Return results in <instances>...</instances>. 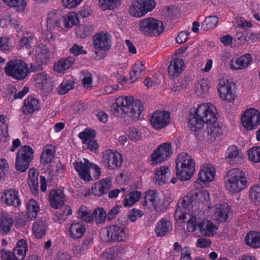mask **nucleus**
Instances as JSON below:
<instances>
[{"mask_svg": "<svg viewBox=\"0 0 260 260\" xmlns=\"http://www.w3.org/2000/svg\"><path fill=\"white\" fill-rule=\"evenodd\" d=\"M216 107L208 103L198 105L190 111L188 125L192 131L196 132L203 126L204 123L217 120Z\"/></svg>", "mask_w": 260, "mask_h": 260, "instance_id": "1", "label": "nucleus"}, {"mask_svg": "<svg viewBox=\"0 0 260 260\" xmlns=\"http://www.w3.org/2000/svg\"><path fill=\"white\" fill-rule=\"evenodd\" d=\"M225 188L230 192L235 193L244 189L247 185L244 172L239 168L229 171L224 177Z\"/></svg>", "mask_w": 260, "mask_h": 260, "instance_id": "2", "label": "nucleus"}, {"mask_svg": "<svg viewBox=\"0 0 260 260\" xmlns=\"http://www.w3.org/2000/svg\"><path fill=\"white\" fill-rule=\"evenodd\" d=\"M176 176L181 181L189 180L195 171V163L191 157L187 153L178 154L176 159Z\"/></svg>", "mask_w": 260, "mask_h": 260, "instance_id": "3", "label": "nucleus"}, {"mask_svg": "<svg viewBox=\"0 0 260 260\" xmlns=\"http://www.w3.org/2000/svg\"><path fill=\"white\" fill-rule=\"evenodd\" d=\"M6 74L17 80H22L28 75V68L26 63L20 59H11L4 68Z\"/></svg>", "mask_w": 260, "mask_h": 260, "instance_id": "4", "label": "nucleus"}, {"mask_svg": "<svg viewBox=\"0 0 260 260\" xmlns=\"http://www.w3.org/2000/svg\"><path fill=\"white\" fill-rule=\"evenodd\" d=\"M34 151L29 145L21 146L16 153L15 167L17 170L24 172L34 158Z\"/></svg>", "mask_w": 260, "mask_h": 260, "instance_id": "5", "label": "nucleus"}, {"mask_svg": "<svg viewBox=\"0 0 260 260\" xmlns=\"http://www.w3.org/2000/svg\"><path fill=\"white\" fill-rule=\"evenodd\" d=\"M139 30L145 36H159L164 30L163 23L153 18H145L140 21Z\"/></svg>", "mask_w": 260, "mask_h": 260, "instance_id": "6", "label": "nucleus"}, {"mask_svg": "<svg viewBox=\"0 0 260 260\" xmlns=\"http://www.w3.org/2000/svg\"><path fill=\"white\" fill-rule=\"evenodd\" d=\"M101 162L109 170H118L122 164L123 157L117 151L109 149L103 152Z\"/></svg>", "mask_w": 260, "mask_h": 260, "instance_id": "7", "label": "nucleus"}, {"mask_svg": "<svg viewBox=\"0 0 260 260\" xmlns=\"http://www.w3.org/2000/svg\"><path fill=\"white\" fill-rule=\"evenodd\" d=\"M155 7L154 0H136L129 8V14L134 16L141 17Z\"/></svg>", "mask_w": 260, "mask_h": 260, "instance_id": "8", "label": "nucleus"}, {"mask_svg": "<svg viewBox=\"0 0 260 260\" xmlns=\"http://www.w3.org/2000/svg\"><path fill=\"white\" fill-rule=\"evenodd\" d=\"M241 123L247 130L255 129L260 124V112L255 109L246 110L241 116Z\"/></svg>", "mask_w": 260, "mask_h": 260, "instance_id": "9", "label": "nucleus"}, {"mask_svg": "<svg viewBox=\"0 0 260 260\" xmlns=\"http://www.w3.org/2000/svg\"><path fill=\"white\" fill-rule=\"evenodd\" d=\"M62 18L60 11L54 10L50 11L47 17V30L50 32L63 31Z\"/></svg>", "mask_w": 260, "mask_h": 260, "instance_id": "10", "label": "nucleus"}, {"mask_svg": "<svg viewBox=\"0 0 260 260\" xmlns=\"http://www.w3.org/2000/svg\"><path fill=\"white\" fill-rule=\"evenodd\" d=\"M173 153L172 144L170 143H165L160 144L151 155V161L153 165L163 162Z\"/></svg>", "mask_w": 260, "mask_h": 260, "instance_id": "11", "label": "nucleus"}, {"mask_svg": "<svg viewBox=\"0 0 260 260\" xmlns=\"http://www.w3.org/2000/svg\"><path fill=\"white\" fill-rule=\"evenodd\" d=\"M170 114L166 111H156L150 116L152 126L157 130H160L170 123Z\"/></svg>", "mask_w": 260, "mask_h": 260, "instance_id": "12", "label": "nucleus"}, {"mask_svg": "<svg viewBox=\"0 0 260 260\" xmlns=\"http://www.w3.org/2000/svg\"><path fill=\"white\" fill-rule=\"evenodd\" d=\"M1 200L2 202L7 206L18 207L21 205L18 191L15 189L4 190L1 196Z\"/></svg>", "mask_w": 260, "mask_h": 260, "instance_id": "13", "label": "nucleus"}, {"mask_svg": "<svg viewBox=\"0 0 260 260\" xmlns=\"http://www.w3.org/2000/svg\"><path fill=\"white\" fill-rule=\"evenodd\" d=\"M93 38L94 47L95 49L106 51L110 48L111 46V37L108 32L97 33Z\"/></svg>", "mask_w": 260, "mask_h": 260, "instance_id": "14", "label": "nucleus"}, {"mask_svg": "<svg viewBox=\"0 0 260 260\" xmlns=\"http://www.w3.org/2000/svg\"><path fill=\"white\" fill-rule=\"evenodd\" d=\"M50 52L47 46L39 44L36 48L35 60L39 67L46 66L50 61Z\"/></svg>", "mask_w": 260, "mask_h": 260, "instance_id": "15", "label": "nucleus"}, {"mask_svg": "<svg viewBox=\"0 0 260 260\" xmlns=\"http://www.w3.org/2000/svg\"><path fill=\"white\" fill-rule=\"evenodd\" d=\"M108 236L112 242H121L126 238L124 226L117 224L112 225L109 227Z\"/></svg>", "mask_w": 260, "mask_h": 260, "instance_id": "16", "label": "nucleus"}, {"mask_svg": "<svg viewBox=\"0 0 260 260\" xmlns=\"http://www.w3.org/2000/svg\"><path fill=\"white\" fill-rule=\"evenodd\" d=\"M112 186V180L110 177L102 179L95 182L92 186V193L96 196H101L107 193Z\"/></svg>", "mask_w": 260, "mask_h": 260, "instance_id": "17", "label": "nucleus"}, {"mask_svg": "<svg viewBox=\"0 0 260 260\" xmlns=\"http://www.w3.org/2000/svg\"><path fill=\"white\" fill-rule=\"evenodd\" d=\"M40 109V101L33 96L28 95L23 101L22 111L24 115H28L38 111Z\"/></svg>", "mask_w": 260, "mask_h": 260, "instance_id": "18", "label": "nucleus"}, {"mask_svg": "<svg viewBox=\"0 0 260 260\" xmlns=\"http://www.w3.org/2000/svg\"><path fill=\"white\" fill-rule=\"evenodd\" d=\"M215 175V170L214 168L210 164H207L201 167L199 173V178L197 180L195 183L198 184L200 183L199 180L204 183L206 182H211L214 178Z\"/></svg>", "mask_w": 260, "mask_h": 260, "instance_id": "19", "label": "nucleus"}, {"mask_svg": "<svg viewBox=\"0 0 260 260\" xmlns=\"http://www.w3.org/2000/svg\"><path fill=\"white\" fill-rule=\"evenodd\" d=\"M218 91L220 97L229 102L234 100L235 95L233 93L231 84L228 81L221 80L218 85Z\"/></svg>", "mask_w": 260, "mask_h": 260, "instance_id": "20", "label": "nucleus"}, {"mask_svg": "<svg viewBox=\"0 0 260 260\" xmlns=\"http://www.w3.org/2000/svg\"><path fill=\"white\" fill-rule=\"evenodd\" d=\"M49 200L51 206L55 209L61 207L66 201V197L63 191L60 189H52L49 196Z\"/></svg>", "mask_w": 260, "mask_h": 260, "instance_id": "21", "label": "nucleus"}, {"mask_svg": "<svg viewBox=\"0 0 260 260\" xmlns=\"http://www.w3.org/2000/svg\"><path fill=\"white\" fill-rule=\"evenodd\" d=\"M173 230L172 221L167 218L163 217L159 220L155 228V232L157 237L165 236Z\"/></svg>", "mask_w": 260, "mask_h": 260, "instance_id": "22", "label": "nucleus"}, {"mask_svg": "<svg viewBox=\"0 0 260 260\" xmlns=\"http://www.w3.org/2000/svg\"><path fill=\"white\" fill-rule=\"evenodd\" d=\"M133 98L132 96H120L116 101V107L115 111L120 113L121 116L124 117L125 113L129 111V106L133 102Z\"/></svg>", "mask_w": 260, "mask_h": 260, "instance_id": "23", "label": "nucleus"}, {"mask_svg": "<svg viewBox=\"0 0 260 260\" xmlns=\"http://www.w3.org/2000/svg\"><path fill=\"white\" fill-rule=\"evenodd\" d=\"M184 67V61L182 59H173L168 67L169 75L173 78L177 77L182 72Z\"/></svg>", "mask_w": 260, "mask_h": 260, "instance_id": "24", "label": "nucleus"}, {"mask_svg": "<svg viewBox=\"0 0 260 260\" xmlns=\"http://www.w3.org/2000/svg\"><path fill=\"white\" fill-rule=\"evenodd\" d=\"M199 228L201 234L206 237H211L216 234L218 229V226L214 224L211 221L208 220H203L200 224Z\"/></svg>", "mask_w": 260, "mask_h": 260, "instance_id": "25", "label": "nucleus"}, {"mask_svg": "<svg viewBox=\"0 0 260 260\" xmlns=\"http://www.w3.org/2000/svg\"><path fill=\"white\" fill-rule=\"evenodd\" d=\"M231 213V208L227 204H219L216 206L213 214L215 220L219 222H225L229 217Z\"/></svg>", "mask_w": 260, "mask_h": 260, "instance_id": "26", "label": "nucleus"}, {"mask_svg": "<svg viewBox=\"0 0 260 260\" xmlns=\"http://www.w3.org/2000/svg\"><path fill=\"white\" fill-rule=\"evenodd\" d=\"M76 58L75 57L68 56L58 60L53 66V70L59 73H64L75 62Z\"/></svg>", "mask_w": 260, "mask_h": 260, "instance_id": "27", "label": "nucleus"}, {"mask_svg": "<svg viewBox=\"0 0 260 260\" xmlns=\"http://www.w3.org/2000/svg\"><path fill=\"white\" fill-rule=\"evenodd\" d=\"M48 224L46 221L43 219H37L32 224V231L37 239H40L44 237L48 230Z\"/></svg>", "mask_w": 260, "mask_h": 260, "instance_id": "28", "label": "nucleus"}, {"mask_svg": "<svg viewBox=\"0 0 260 260\" xmlns=\"http://www.w3.org/2000/svg\"><path fill=\"white\" fill-rule=\"evenodd\" d=\"M146 67L140 60L137 61L132 66L129 72L130 80L132 82H134L137 80L145 75Z\"/></svg>", "mask_w": 260, "mask_h": 260, "instance_id": "29", "label": "nucleus"}, {"mask_svg": "<svg viewBox=\"0 0 260 260\" xmlns=\"http://www.w3.org/2000/svg\"><path fill=\"white\" fill-rule=\"evenodd\" d=\"M252 61V58L250 54H245L236 60H232L231 67L234 70H243L247 68Z\"/></svg>", "mask_w": 260, "mask_h": 260, "instance_id": "30", "label": "nucleus"}, {"mask_svg": "<svg viewBox=\"0 0 260 260\" xmlns=\"http://www.w3.org/2000/svg\"><path fill=\"white\" fill-rule=\"evenodd\" d=\"M216 121L217 120L214 122H209L207 123V134L209 137V139L212 141H214L216 137L222 134V127Z\"/></svg>", "mask_w": 260, "mask_h": 260, "instance_id": "31", "label": "nucleus"}, {"mask_svg": "<svg viewBox=\"0 0 260 260\" xmlns=\"http://www.w3.org/2000/svg\"><path fill=\"white\" fill-rule=\"evenodd\" d=\"M170 176V169L167 166H161L155 171L153 180L159 185L164 184Z\"/></svg>", "mask_w": 260, "mask_h": 260, "instance_id": "32", "label": "nucleus"}, {"mask_svg": "<svg viewBox=\"0 0 260 260\" xmlns=\"http://www.w3.org/2000/svg\"><path fill=\"white\" fill-rule=\"evenodd\" d=\"M143 106L140 101L133 100L132 104L129 106V109L127 113H125V115H128L134 120L138 119L140 118L142 112L143 111Z\"/></svg>", "mask_w": 260, "mask_h": 260, "instance_id": "33", "label": "nucleus"}, {"mask_svg": "<svg viewBox=\"0 0 260 260\" xmlns=\"http://www.w3.org/2000/svg\"><path fill=\"white\" fill-rule=\"evenodd\" d=\"M49 81L50 77L44 72L38 74L35 78L37 86L45 91L50 89Z\"/></svg>", "mask_w": 260, "mask_h": 260, "instance_id": "34", "label": "nucleus"}, {"mask_svg": "<svg viewBox=\"0 0 260 260\" xmlns=\"http://www.w3.org/2000/svg\"><path fill=\"white\" fill-rule=\"evenodd\" d=\"M13 222V217L11 215L8 214H3L0 221V233L5 235L9 233L11 230Z\"/></svg>", "mask_w": 260, "mask_h": 260, "instance_id": "35", "label": "nucleus"}, {"mask_svg": "<svg viewBox=\"0 0 260 260\" xmlns=\"http://www.w3.org/2000/svg\"><path fill=\"white\" fill-rule=\"evenodd\" d=\"M246 245L254 248H260V233L249 232L245 238Z\"/></svg>", "mask_w": 260, "mask_h": 260, "instance_id": "36", "label": "nucleus"}, {"mask_svg": "<svg viewBox=\"0 0 260 260\" xmlns=\"http://www.w3.org/2000/svg\"><path fill=\"white\" fill-rule=\"evenodd\" d=\"M63 31L65 28H69L77 24L79 22L78 14L75 12H70L63 15Z\"/></svg>", "mask_w": 260, "mask_h": 260, "instance_id": "37", "label": "nucleus"}, {"mask_svg": "<svg viewBox=\"0 0 260 260\" xmlns=\"http://www.w3.org/2000/svg\"><path fill=\"white\" fill-rule=\"evenodd\" d=\"M40 208L38 203L34 199L29 200L26 204V213L28 218L32 220L37 216Z\"/></svg>", "mask_w": 260, "mask_h": 260, "instance_id": "38", "label": "nucleus"}, {"mask_svg": "<svg viewBox=\"0 0 260 260\" xmlns=\"http://www.w3.org/2000/svg\"><path fill=\"white\" fill-rule=\"evenodd\" d=\"M145 201L146 205L152 206L155 209L156 211L158 210V193L157 191L150 190L146 192L145 196Z\"/></svg>", "mask_w": 260, "mask_h": 260, "instance_id": "39", "label": "nucleus"}, {"mask_svg": "<svg viewBox=\"0 0 260 260\" xmlns=\"http://www.w3.org/2000/svg\"><path fill=\"white\" fill-rule=\"evenodd\" d=\"M69 233L70 237L74 240L81 238V223L78 220H74L71 224Z\"/></svg>", "mask_w": 260, "mask_h": 260, "instance_id": "40", "label": "nucleus"}, {"mask_svg": "<svg viewBox=\"0 0 260 260\" xmlns=\"http://www.w3.org/2000/svg\"><path fill=\"white\" fill-rule=\"evenodd\" d=\"M141 192L134 190L125 196L123 200V204L125 207H130L139 201L141 197Z\"/></svg>", "mask_w": 260, "mask_h": 260, "instance_id": "41", "label": "nucleus"}, {"mask_svg": "<svg viewBox=\"0 0 260 260\" xmlns=\"http://www.w3.org/2000/svg\"><path fill=\"white\" fill-rule=\"evenodd\" d=\"M120 4L121 0H99V6L103 11L113 10Z\"/></svg>", "mask_w": 260, "mask_h": 260, "instance_id": "42", "label": "nucleus"}, {"mask_svg": "<svg viewBox=\"0 0 260 260\" xmlns=\"http://www.w3.org/2000/svg\"><path fill=\"white\" fill-rule=\"evenodd\" d=\"M4 2L19 12L24 11L26 6L25 0H4Z\"/></svg>", "mask_w": 260, "mask_h": 260, "instance_id": "43", "label": "nucleus"}, {"mask_svg": "<svg viewBox=\"0 0 260 260\" xmlns=\"http://www.w3.org/2000/svg\"><path fill=\"white\" fill-rule=\"evenodd\" d=\"M226 154V157L232 161H238L242 158V153L239 151L238 148L234 145L228 147Z\"/></svg>", "mask_w": 260, "mask_h": 260, "instance_id": "44", "label": "nucleus"}, {"mask_svg": "<svg viewBox=\"0 0 260 260\" xmlns=\"http://www.w3.org/2000/svg\"><path fill=\"white\" fill-rule=\"evenodd\" d=\"M219 21L218 18L215 16H210L207 17L202 23L201 29L208 30L214 28Z\"/></svg>", "mask_w": 260, "mask_h": 260, "instance_id": "45", "label": "nucleus"}, {"mask_svg": "<svg viewBox=\"0 0 260 260\" xmlns=\"http://www.w3.org/2000/svg\"><path fill=\"white\" fill-rule=\"evenodd\" d=\"M54 157V152L50 148H45L43 150L41 155V164L43 166L51 162Z\"/></svg>", "mask_w": 260, "mask_h": 260, "instance_id": "46", "label": "nucleus"}, {"mask_svg": "<svg viewBox=\"0 0 260 260\" xmlns=\"http://www.w3.org/2000/svg\"><path fill=\"white\" fill-rule=\"evenodd\" d=\"M249 198L256 205H260V186L254 185L249 190Z\"/></svg>", "mask_w": 260, "mask_h": 260, "instance_id": "47", "label": "nucleus"}, {"mask_svg": "<svg viewBox=\"0 0 260 260\" xmlns=\"http://www.w3.org/2000/svg\"><path fill=\"white\" fill-rule=\"evenodd\" d=\"M82 88L85 91L91 90L92 88V75L86 71H82Z\"/></svg>", "mask_w": 260, "mask_h": 260, "instance_id": "48", "label": "nucleus"}, {"mask_svg": "<svg viewBox=\"0 0 260 260\" xmlns=\"http://www.w3.org/2000/svg\"><path fill=\"white\" fill-rule=\"evenodd\" d=\"M74 87V82L71 80H63L57 88V92L60 95L65 94Z\"/></svg>", "mask_w": 260, "mask_h": 260, "instance_id": "49", "label": "nucleus"}, {"mask_svg": "<svg viewBox=\"0 0 260 260\" xmlns=\"http://www.w3.org/2000/svg\"><path fill=\"white\" fill-rule=\"evenodd\" d=\"M196 193L192 192L191 190L190 192L187 193L186 196L184 197L181 202L179 203L178 206H181L182 208L187 209L189 208L192 204L193 202H194V198L193 196H195Z\"/></svg>", "mask_w": 260, "mask_h": 260, "instance_id": "50", "label": "nucleus"}, {"mask_svg": "<svg viewBox=\"0 0 260 260\" xmlns=\"http://www.w3.org/2000/svg\"><path fill=\"white\" fill-rule=\"evenodd\" d=\"M192 192H194L196 193V196H193L195 201L196 200H198L200 202H201L205 205H208L210 198L209 193L207 191L203 190L199 191L198 190H192Z\"/></svg>", "mask_w": 260, "mask_h": 260, "instance_id": "51", "label": "nucleus"}, {"mask_svg": "<svg viewBox=\"0 0 260 260\" xmlns=\"http://www.w3.org/2000/svg\"><path fill=\"white\" fill-rule=\"evenodd\" d=\"M82 148L88 149L91 152L97 154L99 153V145L97 141L94 139L82 142Z\"/></svg>", "mask_w": 260, "mask_h": 260, "instance_id": "52", "label": "nucleus"}, {"mask_svg": "<svg viewBox=\"0 0 260 260\" xmlns=\"http://www.w3.org/2000/svg\"><path fill=\"white\" fill-rule=\"evenodd\" d=\"M248 158L254 163L260 162V147H253L248 150Z\"/></svg>", "mask_w": 260, "mask_h": 260, "instance_id": "53", "label": "nucleus"}, {"mask_svg": "<svg viewBox=\"0 0 260 260\" xmlns=\"http://www.w3.org/2000/svg\"><path fill=\"white\" fill-rule=\"evenodd\" d=\"M191 82V81L189 77H184L176 84V86H174L172 89L175 91H180L187 88Z\"/></svg>", "mask_w": 260, "mask_h": 260, "instance_id": "54", "label": "nucleus"}, {"mask_svg": "<svg viewBox=\"0 0 260 260\" xmlns=\"http://www.w3.org/2000/svg\"><path fill=\"white\" fill-rule=\"evenodd\" d=\"M96 211H93L91 213L90 210H87L86 207H82V221L90 223L95 219Z\"/></svg>", "mask_w": 260, "mask_h": 260, "instance_id": "55", "label": "nucleus"}, {"mask_svg": "<svg viewBox=\"0 0 260 260\" xmlns=\"http://www.w3.org/2000/svg\"><path fill=\"white\" fill-rule=\"evenodd\" d=\"M34 37L28 33L24 36L19 42L21 48H31L32 46Z\"/></svg>", "mask_w": 260, "mask_h": 260, "instance_id": "56", "label": "nucleus"}, {"mask_svg": "<svg viewBox=\"0 0 260 260\" xmlns=\"http://www.w3.org/2000/svg\"><path fill=\"white\" fill-rule=\"evenodd\" d=\"M93 211H96V216H95V222L97 224L103 223L105 222L107 217V214L103 208H98Z\"/></svg>", "mask_w": 260, "mask_h": 260, "instance_id": "57", "label": "nucleus"}, {"mask_svg": "<svg viewBox=\"0 0 260 260\" xmlns=\"http://www.w3.org/2000/svg\"><path fill=\"white\" fill-rule=\"evenodd\" d=\"M96 135L95 131L87 127L82 132V142L94 140Z\"/></svg>", "mask_w": 260, "mask_h": 260, "instance_id": "58", "label": "nucleus"}, {"mask_svg": "<svg viewBox=\"0 0 260 260\" xmlns=\"http://www.w3.org/2000/svg\"><path fill=\"white\" fill-rule=\"evenodd\" d=\"M57 214L58 219L64 221L66 220L69 215H72V210L70 206H64L60 210Z\"/></svg>", "mask_w": 260, "mask_h": 260, "instance_id": "59", "label": "nucleus"}, {"mask_svg": "<svg viewBox=\"0 0 260 260\" xmlns=\"http://www.w3.org/2000/svg\"><path fill=\"white\" fill-rule=\"evenodd\" d=\"M12 44L10 39L6 37H0V50L4 52L10 50Z\"/></svg>", "mask_w": 260, "mask_h": 260, "instance_id": "60", "label": "nucleus"}, {"mask_svg": "<svg viewBox=\"0 0 260 260\" xmlns=\"http://www.w3.org/2000/svg\"><path fill=\"white\" fill-rule=\"evenodd\" d=\"M128 133V138L133 141H139L142 139L141 133L135 127H130Z\"/></svg>", "mask_w": 260, "mask_h": 260, "instance_id": "61", "label": "nucleus"}, {"mask_svg": "<svg viewBox=\"0 0 260 260\" xmlns=\"http://www.w3.org/2000/svg\"><path fill=\"white\" fill-rule=\"evenodd\" d=\"M14 253L5 249H3L0 251L1 260H17L16 257Z\"/></svg>", "mask_w": 260, "mask_h": 260, "instance_id": "62", "label": "nucleus"}, {"mask_svg": "<svg viewBox=\"0 0 260 260\" xmlns=\"http://www.w3.org/2000/svg\"><path fill=\"white\" fill-rule=\"evenodd\" d=\"M246 42H255L260 41V34L251 30H246Z\"/></svg>", "mask_w": 260, "mask_h": 260, "instance_id": "63", "label": "nucleus"}, {"mask_svg": "<svg viewBox=\"0 0 260 260\" xmlns=\"http://www.w3.org/2000/svg\"><path fill=\"white\" fill-rule=\"evenodd\" d=\"M191 253V250L189 246L183 247L181 249L180 260H192Z\"/></svg>", "mask_w": 260, "mask_h": 260, "instance_id": "64", "label": "nucleus"}]
</instances>
